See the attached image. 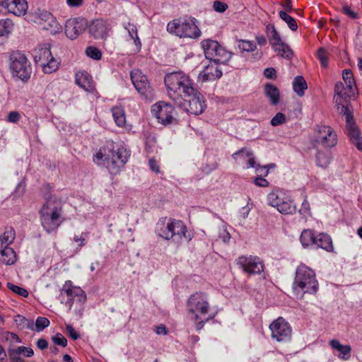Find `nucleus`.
<instances>
[{
  "instance_id": "nucleus-1",
  "label": "nucleus",
  "mask_w": 362,
  "mask_h": 362,
  "mask_svg": "<svg viewBox=\"0 0 362 362\" xmlns=\"http://www.w3.org/2000/svg\"><path fill=\"white\" fill-rule=\"evenodd\" d=\"M344 82L339 81L334 86V100L339 114L345 116L346 122V134L352 144L358 151H362V137L353 117V107L350 99L354 98L356 85L354 74L350 69H345L342 73Z\"/></svg>"
},
{
  "instance_id": "nucleus-2",
  "label": "nucleus",
  "mask_w": 362,
  "mask_h": 362,
  "mask_svg": "<svg viewBox=\"0 0 362 362\" xmlns=\"http://www.w3.org/2000/svg\"><path fill=\"white\" fill-rule=\"evenodd\" d=\"M40 192L44 199L39 210L42 227L47 233L56 232L65 221L63 216L64 202L62 198L52 194L53 187L49 183L44 184Z\"/></svg>"
},
{
  "instance_id": "nucleus-3",
  "label": "nucleus",
  "mask_w": 362,
  "mask_h": 362,
  "mask_svg": "<svg viewBox=\"0 0 362 362\" xmlns=\"http://www.w3.org/2000/svg\"><path fill=\"white\" fill-rule=\"evenodd\" d=\"M130 154L123 146H115L113 141H107L93 156L98 165H103L111 175H117L127 162Z\"/></svg>"
},
{
  "instance_id": "nucleus-4",
  "label": "nucleus",
  "mask_w": 362,
  "mask_h": 362,
  "mask_svg": "<svg viewBox=\"0 0 362 362\" xmlns=\"http://www.w3.org/2000/svg\"><path fill=\"white\" fill-rule=\"evenodd\" d=\"M164 83L168 97L175 104L181 102L182 97L187 95L189 93H193L192 90L195 88L189 76L181 71L167 74L164 78Z\"/></svg>"
},
{
  "instance_id": "nucleus-5",
  "label": "nucleus",
  "mask_w": 362,
  "mask_h": 362,
  "mask_svg": "<svg viewBox=\"0 0 362 362\" xmlns=\"http://www.w3.org/2000/svg\"><path fill=\"white\" fill-rule=\"evenodd\" d=\"M187 308L193 315L192 320L197 330L202 329L206 322L214 318V316L206 317L209 312L210 305L207 296L203 292L192 293L187 301Z\"/></svg>"
},
{
  "instance_id": "nucleus-6",
  "label": "nucleus",
  "mask_w": 362,
  "mask_h": 362,
  "mask_svg": "<svg viewBox=\"0 0 362 362\" xmlns=\"http://www.w3.org/2000/svg\"><path fill=\"white\" fill-rule=\"evenodd\" d=\"M156 233L165 240H170L175 237L177 242L180 243L185 239L189 241L191 235L188 233L185 224L180 220L164 218L156 224Z\"/></svg>"
},
{
  "instance_id": "nucleus-7",
  "label": "nucleus",
  "mask_w": 362,
  "mask_h": 362,
  "mask_svg": "<svg viewBox=\"0 0 362 362\" xmlns=\"http://www.w3.org/2000/svg\"><path fill=\"white\" fill-rule=\"evenodd\" d=\"M197 20L192 17L174 19L167 25V31L180 38H197L201 31L197 25Z\"/></svg>"
},
{
  "instance_id": "nucleus-8",
  "label": "nucleus",
  "mask_w": 362,
  "mask_h": 362,
  "mask_svg": "<svg viewBox=\"0 0 362 362\" xmlns=\"http://www.w3.org/2000/svg\"><path fill=\"white\" fill-rule=\"evenodd\" d=\"M294 289H300L304 293H315L318 289V282L313 270L304 264L296 269V276L293 284Z\"/></svg>"
},
{
  "instance_id": "nucleus-9",
  "label": "nucleus",
  "mask_w": 362,
  "mask_h": 362,
  "mask_svg": "<svg viewBox=\"0 0 362 362\" xmlns=\"http://www.w3.org/2000/svg\"><path fill=\"white\" fill-rule=\"evenodd\" d=\"M28 18L31 21L38 23L42 29L51 34L59 33L62 30V25L52 14L45 10H41L37 5L32 6L28 11Z\"/></svg>"
},
{
  "instance_id": "nucleus-10",
  "label": "nucleus",
  "mask_w": 362,
  "mask_h": 362,
  "mask_svg": "<svg viewBox=\"0 0 362 362\" xmlns=\"http://www.w3.org/2000/svg\"><path fill=\"white\" fill-rule=\"evenodd\" d=\"M9 67L11 74L26 82L30 78L32 67L26 56L20 52H13L9 56Z\"/></svg>"
},
{
  "instance_id": "nucleus-11",
  "label": "nucleus",
  "mask_w": 362,
  "mask_h": 362,
  "mask_svg": "<svg viewBox=\"0 0 362 362\" xmlns=\"http://www.w3.org/2000/svg\"><path fill=\"white\" fill-rule=\"evenodd\" d=\"M33 58L35 63L45 74H52L59 68V62L52 55L49 45L37 47L33 52Z\"/></svg>"
},
{
  "instance_id": "nucleus-12",
  "label": "nucleus",
  "mask_w": 362,
  "mask_h": 362,
  "mask_svg": "<svg viewBox=\"0 0 362 362\" xmlns=\"http://www.w3.org/2000/svg\"><path fill=\"white\" fill-rule=\"evenodd\" d=\"M206 59L215 63L226 64L231 57V53L223 47L216 40L210 39L202 42Z\"/></svg>"
},
{
  "instance_id": "nucleus-13",
  "label": "nucleus",
  "mask_w": 362,
  "mask_h": 362,
  "mask_svg": "<svg viewBox=\"0 0 362 362\" xmlns=\"http://www.w3.org/2000/svg\"><path fill=\"white\" fill-rule=\"evenodd\" d=\"M192 92L182 97L181 102L175 105L188 113L199 115L204 112L206 105L204 96L197 88H194Z\"/></svg>"
},
{
  "instance_id": "nucleus-14",
  "label": "nucleus",
  "mask_w": 362,
  "mask_h": 362,
  "mask_svg": "<svg viewBox=\"0 0 362 362\" xmlns=\"http://www.w3.org/2000/svg\"><path fill=\"white\" fill-rule=\"evenodd\" d=\"M271 337L278 343L287 344L291 341L293 329L291 325L282 317L274 320L269 327Z\"/></svg>"
},
{
  "instance_id": "nucleus-15",
  "label": "nucleus",
  "mask_w": 362,
  "mask_h": 362,
  "mask_svg": "<svg viewBox=\"0 0 362 362\" xmlns=\"http://www.w3.org/2000/svg\"><path fill=\"white\" fill-rule=\"evenodd\" d=\"M267 201L269 205L276 208L282 214H293L296 211V206L292 200L276 192L269 193Z\"/></svg>"
},
{
  "instance_id": "nucleus-16",
  "label": "nucleus",
  "mask_w": 362,
  "mask_h": 362,
  "mask_svg": "<svg viewBox=\"0 0 362 362\" xmlns=\"http://www.w3.org/2000/svg\"><path fill=\"white\" fill-rule=\"evenodd\" d=\"M131 81L137 92L145 98L153 95V88L147 76L139 69H133L130 73Z\"/></svg>"
},
{
  "instance_id": "nucleus-17",
  "label": "nucleus",
  "mask_w": 362,
  "mask_h": 362,
  "mask_svg": "<svg viewBox=\"0 0 362 362\" xmlns=\"http://www.w3.org/2000/svg\"><path fill=\"white\" fill-rule=\"evenodd\" d=\"M336 132L329 126L319 125L317 127L315 142L324 147L331 148L337 144Z\"/></svg>"
},
{
  "instance_id": "nucleus-18",
  "label": "nucleus",
  "mask_w": 362,
  "mask_h": 362,
  "mask_svg": "<svg viewBox=\"0 0 362 362\" xmlns=\"http://www.w3.org/2000/svg\"><path fill=\"white\" fill-rule=\"evenodd\" d=\"M88 28V21L84 18L69 19L65 24V33L71 40L76 39Z\"/></svg>"
},
{
  "instance_id": "nucleus-19",
  "label": "nucleus",
  "mask_w": 362,
  "mask_h": 362,
  "mask_svg": "<svg viewBox=\"0 0 362 362\" xmlns=\"http://www.w3.org/2000/svg\"><path fill=\"white\" fill-rule=\"evenodd\" d=\"M65 293L67 296L66 305L71 309L76 298L81 303L86 300L85 292L79 287L73 286L71 281H66L61 290V294Z\"/></svg>"
},
{
  "instance_id": "nucleus-20",
  "label": "nucleus",
  "mask_w": 362,
  "mask_h": 362,
  "mask_svg": "<svg viewBox=\"0 0 362 362\" xmlns=\"http://www.w3.org/2000/svg\"><path fill=\"white\" fill-rule=\"evenodd\" d=\"M236 264L244 272L251 274H260L264 270L263 264L257 257L240 256L236 260Z\"/></svg>"
},
{
  "instance_id": "nucleus-21",
  "label": "nucleus",
  "mask_w": 362,
  "mask_h": 362,
  "mask_svg": "<svg viewBox=\"0 0 362 362\" xmlns=\"http://www.w3.org/2000/svg\"><path fill=\"white\" fill-rule=\"evenodd\" d=\"M153 110L161 124H168L173 122L174 107L170 103L160 101L156 105Z\"/></svg>"
},
{
  "instance_id": "nucleus-22",
  "label": "nucleus",
  "mask_w": 362,
  "mask_h": 362,
  "mask_svg": "<svg viewBox=\"0 0 362 362\" xmlns=\"http://www.w3.org/2000/svg\"><path fill=\"white\" fill-rule=\"evenodd\" d=\"M110 30V24L103 19H95L89 25V33L95 39L106 38Z\"/></svg>"
},
{
  "instance_id": "nucleus-23",
  "label": "nucleus",
  "mask_w": 362,
  "mask_h": 362,
  "mask_svg": "<svg viewBox=\"0 0 362 362\" xmlns=\"http://www.w3.org/2000/svg\"><path fill=\"white\" fill-rule=\"evenodd\" d=\"M0 8L18 16H23L30 11L28 1H0Z\"/></svg>"
},
{
  "instance_id": "nucleus-24",
  "label": "nucleus",
  "mask_w": 362,
  "mask_h": 362,
  "mask_svg": "<svg viewBox=\"0 0 362 362\" xmlns=\"http://www.w3.org/2000/svg\"><path fill=\"white\" fill-rule=\"evenodd\" d=\"M218 63H211L205 66L204 70L199 74V79L202 82L215 81L222 76V71L217 66Z\"/></svg>"
},
{
  "instance_id": "nucleus-25",
  "label": "nucleus",
  "mask_w": 362,
  "mask_h": 362,
  "mask_svg": "<svg viewBox=\"0 0 362 362\" xmlns=\"http://www.w3.org/2000/svg\"><path fill=\"white\" fill-rule=\"evenodd\" d=\"M75 78L76 84L86 91L93 92L95 90L94 82L88 73L79 71L76 74Z\"/></svg>"
},
{
  "instance_id": "nucleus-26",
  "label": "nucleus",
  "mask_w": 362,
  "mask_h": 362,
  "mask_svg": "<svg viewBox=\"0 0 362 362\" xmlns=\"http://www.w3.org/2000/svg\"><path fill=\"white\" fill-rule=\"evenodd\" d=\"M314 246L322 248L327 252H332L334 246L331 237L327 233H320L317 235Z\"/></svg>"
},
{
  "instance_id": "nucleus-27",
  "label": "nucleus",
  "mask_w": 362,
  "mask_h": 362,
  "mask_svg": "<svg viewBox=\"0 0 362 362\" xmlns=\"http://www.w3.org/2000/svg\"><path fill=\"white\" fill-rule=\"evenodd\" d=\"M266 34L268 37L269 43L273 49H276V47L281 45L280 43L282 42L283 41L281 38L279 33H278L274 25L268 24L266 26Z\"/></svg>"
},
{
  "instance_id": "nucleus-28",
  "label": "nucleus",
  "mask_w": 362,
  "mask_h": 362,
  "mask_svg": "<svg viewBox=\"0 0 362 362\" xmlns=\"http://www.w3.org/2000/svg\"><path fill=\"white\" fill-rule=\"evenodd\" d=\"M329 345L333 349L339 351V357L347 360L351 356V347L349 345H342L337 339H332L329 341Z\"/></svg>"
},
{
  "instance_id": "nucleus-29",
  "label": "nucleus",
  "mask_w": 362,
  "mask_h": 362,
  "mask_svg": "<svg viewBox=\"0 0 362 362\" xmlns=\"http://www.w3.org/2000/svg\"><path fill=\"white\" fill-rule=\"evenodd\" d=\"M0 261L6 265L13 264L17 260L16 252L9 246L4 247V249L0 252Z\"/></svg>"
},
{
  "instance_id": "nucleus-30",
  "label": "nucleus",
  "mask_w": 362,
  "mask_h": 362,
  "mask_svg": "<svg viewBox=\"0 0 362 362\" xmlns=\"http://www.w3.org/2000/svg\"><path fill=\"white\" fill-rule=\"evenodd\" d=\"M316 235L313 230L304 229L300 236V243L304 247L314 246Z\"/></svg>"
},
{
  "instance_id": "nucleus-31",
  "label": "nucleus",
  "mask_w": 362,
  "mask_h": 362,
  "mask_svg": "<svg viewBox=\"0 0 362 362\" xmlns=\"http://www.w3.org/2000/svg\"><path fill=\"white\" fill-rule=\"evenodd\" d=\"M111 112L115 124L120 127L126 124V115L124 108L122 106H115L112 107Z\"/></svg>"
},
{
  "instance_id": "nucleus-32",
  "label": "nucleus",
  "mask_w": 362,
  "mask_h": 362,
  "mask_svg": "<svg viewBox=\"0 0 362 362\" xmlns=\"http://www.w3.org/2000/svg\"><path fill=\"white\" fill-rule=\"evenodd\" d=\"M264 93L266 96L269 98L272 105H276L279 103V91L274 85L267 83L264 86Z\"/></svg>"
},
{
  "instance_id": "nucleus-33",
  "label": "nucleus",
  "mask_w": 362,
  "mask_h": 362,
  "mask_svg": "<svg viewBox=\"0 0 362 362\" xmlns=\"http://www.w3.org/2000/svg\"><path fill=\"white\" fill-rule=\"evenodd\" d=\"M125 28L129 33V35L133 40L135 45V52H139L141 48V42L138 37L137 28L135 25L129 23Z\"/></svg>"
},
{
  "instance_id": "nucleus-34",
  "label": "nucleus",
  "mask_w": 362,
  "mask_h": 362,
  "mask_svg": "<svg viewBox=\"0 0 362 362\" xmlns=\"http://www.w3.org/2000/svg\"><path fill=\"white\" fill-rule=\"evenodd\" d=\"M293 90L298 96H303L305 94V90L307 89L308 86L305 80L301 76H296L293 82Z\"/></svg>"
},
{
  "instance_id": "nucleus-35",
  "label": "nucleus",
  "mask_w": 362,
  "mask_h": 362,
  "mask_svg": "<svg viewBox=\"0 0 362 362\" xmlns=\"http://www.w3.org/2000/svg\"><path fill=\"white\" fill-rule=\"evenodd\" d=\"M245 154L247 157L249 158L247 161L248 168H254L257 167V165L255 163V158L253 157V153L250 150L247 148H242L241 149L237 151L233 154V158H236L238 156H242Z\"/></svg>"
},
{
  "instance_id": "nucleus-36",
  "label": "nucleus",
  "mask_w": 362,
  "mask_h": 362,
  "mask_svg": "<svg viewBox=\"0 0 362 362\" xmlns=\"http://www.w3.org/2000/svg\"><path fill=\"white\" fill-rule=\"evenodd\" d=\"M279 46H277L276 49H274L277 52V54L283 58L291 59L293 56V52L290 48V47L284 43V42L280 43Z\"/></svg>"
},
{
  "instance_id": "nucleus-37",
  "label": "nucleus",
  "mask_w": 362,
  "mask_h": 362,
  "mask_svg": "<svg viewBox=\"0 0 362 362\" xmlns=\"http://www.w3.org/2000/svg\"><path fill=\"white\" fill-rule=\"evenodd\" d=\"M1 236L4 244L9 246L15 240L16 231L12 227H7L6 228L3 235Z\"/></svg>"
},
{
  "instance_id": "nucleus-38",
  "label": "nucleus",
  "mask_w": 362,
  "mask_h": 362,
  "mask_svg": "<svg viewBox=\"0 0 362 362\" xmlns=\"http://www.w3.org/2000/svg\"><path fill=\"white\" fill-rule=\"evenodd\" d=\"M13 23L10 19L0 21V37L8 35L12 32Z\"/></svg>"
},
{
  "instance_id": "nucleus-39",
  "label": "nucleus",
  "mask_w": 362,
  "mask_h": 362,
  "mask_svg": "<svg viewBox=\"0 0 362 362\" xmlns=\"http://www.w3.org/2000/svg\"><path fill=\"white\" fill-rule=\"evenodd\" d=\"M279 16L283 21H284L287 23L288 26L290 28L291 30H297L298 25L296 20L293 17H291L284 11H279Z\"/></svg>"
},
{
  "instance_id": "nucleus-40",
  "label": "nucleus",
  "mask_w": 362,
  "mask_h": 362,
  "mask_svg": "<svg viewBox=\"0 0 362 362\" xmlns=\"http://www.w3.org/2000/svg\"><path fill=\"white\" fill-rule=\"evenodd\" d=\"M6 286L12 292H13L14 293L17 294L19 296L27 298L29 296L28 291L25 288L15 285L11 282H8Z\"/></svg>"
},
{
  "instance_id": "nucleus-41",
  "label": "nucleus",
  "mask_w": 362,
  "mask_h": 362,
  "mask_svg": "<svg viewBox=\"0 0 362 362\" xmlns=\"http://www.w3.org/2000/svg\"><path fill=\"white\" fill-rule=\"evenodd\" d=\"M316 162L318 166L326 168L330 163V158L327 154L318 151L316 154Z\"/></svg>"
},
{
  "instance_id": "nucleus-42",
  "label": "nucleus",
  "mask_w": 362,
  "mask_h": 362,
  "mask_svg": "<svg viewBox=\"0 0 362 362\" xmlns=\"http://www.w3.org/2000/svg\"><path fill=\"white\" fill-rule=\"evenodd\" d=\"M238 48L241 52H250L255 50L257 46L251 41L240 40L238 42Z\"/></svg>"
},
{
  "instance_id": "nucleus-43",
  "label": "nucleus",
  "mask_w": 362,
  "mask_h": 362,
  "mask_svg": "<svg viewBox=\"0 0 362 362\" xmlns=\"http://www.w3.org/2000/svg\"><path fill=\"white\" fill-rule=\"evenodd\" d=\"M86 54L94 60H100L102 58V52L94 46H88L86 49Z\"/></svg>"
},
{
  "instance_id": "nucleus-44",
  "label": "nucleus",
  "mask_w": 362,
  "mask_h": 362,
  "mask_svg": "<svg viewBox=\"0 0 362 362\" xmlns=\"http://www.w3.org/2000/svg\"><path fill=\"white\" fill-rule=\"evenodd\" d=\"M317 57L320 62L322 66L326 68L328 66L329 54L325 48L318 49Z\"/></svg>"
},
{
  "instance_id": "nucleus-45",
  "label": "nucleus",
  "mask_w": 362,
  "mask_h": 362,
  "mask_svg": "<svg viewBox=\"0 0 362 362\" xmlns=\"http://www.w3.org/2000/svg\"><path fill=\"white\" fill-rule=\"evenodd\" d=\"M49 325V320L47 317H38L35 322L36 330L37 332L42 331L45 328Z\"/></svg>"
},
{
  "instance_id": "nucleus-46",
  "label": "nucleus",
  "mask_w": 362,
  "mask_h": 362,
  "mask_svg": "<svg viewBox=\"0 0 362 362\" xmlns=\"http://www.w3.org/2000/svg\"><path fill=\"white\" fill-rule=\"evenodd\" d=\"M12 351H16L18 354L21 356L23 354L25 357H32L34 355L33 350L30 347L26 346H18L16 349H11Z\"/></svg>"
},
{
  "instance_id": "nucleus-47",
  "label": "nucleus",
  "mask_w": 362,
  "mask_h": 362,
  "mask_svg": "<svg viewBox=\"0 0 362 362\" xmlns=\"http://www.w3.org/2000/svg\"><path fill=\"white\" fill-rule=\"evenodd\" d=\"M286 122V116L282 112H278L272 119L271 124L274 127L279 126Z\"/></svg>"
},
{
  "instance_id": "nucleus-48",
  "label": "nucleus",
  "mask_w": 362,
  "mask_h": 362,
  "mask_svg": "<svg viewBox=\"0 0 362 362\" xmlns=\"http://www.w3.org/2000/svg\"><path fill=\"white\" fill-rule=\"evenodd\" d=\"M52 340L55 345L62 346L63 347L67 346V340L61 333H57L56 335L53 336Z\"/></svg>"
},
{
  "instance_id": "nucleus-49",
  "label": "nucleus",
  "mask_w": 362,
  "mask_h": 362,
  "mask_svg": "<svg viewBox=\"0 0 362 362\" xmlns=\"http://www.w3.org/2000/svg\"><path fill=\"white\" fill-rule=\"evenodd\" d=\"M342 12L351 19H358L359 16L357 12H355L347 4H344L342 6Z\"/></svg>"
},
{
  "instance_id": "nucleus-50",
  "label": "nucleus",
  "mask_w": 362,
  "mask_h": 362,
  "mask_svg": "<svg viewBox=\"0 0 362 362\" xmlns=\"http://www.w3.org/2000/svg\"><path fill=\"white\" fill-rule=\"evenodd\" d=\"M66 331L70 338L77 340L80 337V334L77 332L71 325H66Z\"/></svg>"
},
{
  "instance_id": "nucleus-51",
  "label": "nucleus",
  "mask_w": 362,
  "mask_h": 362,
  "mask_svg": "<svg viewBox=\"0 0 362 362\" xmlns=\"http://www.w3.org/2000/svg\"><path fill=\"white\" fill-rule=\"evenodd\" d=\"M8 356L11 362H25V361L21 358L19 354L10 349H8Z\"/></svg>"
},
{
  "instance_id": "nucleus-52",
  "label": "nucleus",
  "mask_w": 362,
  "mask_h": 362,
  "mask_svg": "<svg viewBox=\"0 0 362 362\" xmlns=\"http://www.w3.org/2000/svg\"><path fill=\"white\" fill-rule=\"evenodd\" d=\"M228 5L224 1H214L213 8L219 13L224 12L228 8Z\"/></svg>"
},
{
  "instance_id": "nucleus-53",
  "label": "nucleus",
  "mask_w": 362,
  "mask_h": 362,
  "mask_svg": "<svg viewBox=\"0 0 362 362\" xmlns=\"http://www.w3.org/2000/svg\"><path fill=\"white\" fill-rule=\"evenodd\" d=\"M21 119V115L17 111H11L8 115L7 121L11 123H17Z\"/></svg>"
},
{
  "instance_id": "nucleus-54",
  "label": "nucleus",
  "mask_w": 362,
  "mask_h": 362,
  "mask_svg": "<svg viewBox=\"0 0 362 362\" xmlns=\"http://www.w3.org/2000/svg\"><path fill=\"white\" fill-rule=\"evenodd\" d=\"M256 173L258 174L257 177H266L269 173V169L267 166H262L257 164V167H255Z\"/></svg>"
},
{
  "instance_id": "nucleus-55",
  "label": "nucleus",
  "mask_w": 362,
  "mask_h": 362,
  "mask_svg": "<svg viewBox=\"0 0 362 362\" xmlns=\"http://www.w3.org/2000/svg\"><path fill=\"white\" fill-rule=\"evenodd\" d=\"M254 183L261 187H267L269 185V182L263 177H256L254 180Z\"/></svg>"
},
{
  "instance_id": "nucleus-56",
  "label": "nucleus",
  "mask_w": 362,
  "mask_h": 362,
  "mask_svg": "<svg viewBox=\"0 0 362 362\" xmlns=\"http://www.w3.org/2000/svg\"><path fill=\"white\" fill-rule=\"evenodd\" d=\"M310 204L306 199H305L301 204V207L299 209V212L301 214L306 215L310 214Z\"/></svg>"
},
{
  "instance_id": "nucleus-57",
  "label": "nucleus",
  "mask_w": 362,
  "mask_h": 362,
  "mask_svg": "<svg viewBox=\"0 0 362 362\" xmlns=\"http://www.w3.org/2000/svg\"><path fill=\"white\" fill-rule=\"evenodd\" d=\"M264 75L266 78L275 79L276 78V72L274 68H267L264 71Z\"/></svg>"
},
{
  "instance_id": "nucleus-58",
  "label": "nucleus",
  "mask_w": 362,
  "mask_h": 362,
  "mask_svg": "<svg viewBox=\"0 0 362 362\" xmlns=\"http://www.w3.org/2000/svg\"><path fill=\"white\" fill-rule=\"evenodd\" d=\"M149 166L152 171L155 172L156 173H160L159 165L158 164L157 161L154 158L150 159Z\"/></svg>"
},
{
  "instance_id": "nucleus-59",
  "label": "nucleus",
  "mask_w": 362,
  "mask_h": 362,
  "mask_svg": "<svg viewBox=\"0 0 362 362\" xmlns=\"http://www.w3.org/2000/svg\"><path fill=\"white\" fill-rule=\"evenodd\" d=\"M6 339L17 343L21 342V339L16 334L10 332H6Z\"/></svg>"
},
{
  "instance_id": "nucleus-60",
  "label": "nucleus",
  "mask_w": 362,
  "mask_h": 362,
  "mask_svg": "<svg viewBox=\"0 0 362 362\" xmlns=\"http://www.w3.org/2000/svg\"><path fill=\"white\" fill-rule=\"evenodd\" d=\"M37 346L41 349L44 350L48 347V342L45 339H39L37 341Z\"/></svg>"
},
{
  "instance_id": "nucleus-61",
  "label": "nucleus",
  "mask_w": 362,
  "mask_h": 362,
  "mask_svg": "<svg viewBox=\"0 0 362 362\" xmlns=\"http://www.w3.org/2000/svg\"><path fill=\"white\" fill-rule=\"evenodd\" d=\"M156 332L158 334H167L168 329L164 325H160L156 327Z\"/></svg>"
},
{
  "instance_id": "nucleus-62",
  "label": "nucleus",
  "mask_w": 362,
  "mask_h": 362,
  "mask_svg": "<svg viewBox=\"0 0 362 362\" xmlns=\"http://www.w3.org/2000/svg\"><path fill=\"white\" fill-rule=\"evenodd\" d=\"M255 39L258 45L260 46H264L267 44V39L263 35L256 36Z\"/></svg>"
},
{
  "instance_id": "nucleus-63",
  "label": "nucleus",
  "mask_w": 362,
  "mask_h": 362,
  "mask_svg": "<svg viewBox=\"0 0 362 362\" xmlns=\"http://www.w3.org/2000/svg\"><path fill=\"white\" fill-rule=\"evenodd\" d=\"M74 240L75 242H79V245H78V247H82L83 246L85 245L86 244V240H85V238L82 237V236H78V235H74Z\"/></svg>"
},
{
  "instance_id": "nucleus-64",
  "label": "nucleus",
  "mask_w": 362,
  "mask_h": 362,
  "mask_svg": "<svg viewBox=\"0 0 362 362\" xmlns=\"http://www.w3.org/2000/svg\"><path fill=\"white\" fill-rule=\"evenodd\" d=\"M7 359V354L4 347L0 344V361H4Z\"/></svg>"
}]
</instances>
